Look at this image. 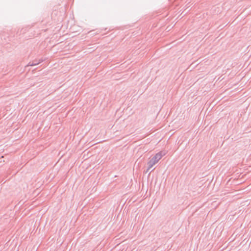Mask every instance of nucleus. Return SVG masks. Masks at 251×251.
<instances>
[{
  "label": "nucleus",
  "mask_w": 251,
  "mask_h": 251,
  "mask_svg": "<svg viewBox=\"0 0 251 251\" xmlns=\"http://www.w3.org/2000/svg\"><path fill=\"white\" fill-rule=\"evenodd\" d=\"M164 155L162 151L157 153L148 162V168L147 169L146 173L148 172L156 164Z\"/></svg>",
  "instance_id": "f257e3e1"
},
{
  "label": "nucleus",
  "mask_w": 251,
  "mask_h": 251,
  "mask_svg": "<svg viewBox=\"0 0 251 251\" xmlns=\"http://www.w3.org/2000/svg\"><path fill=\"white\" fill-rule=\"evenodd\" d=\"M43 61V59L42 58L40 59L39 60H34L32 62H29L28 64H27V66H33L37 65L40 63L42 62Z\"/></svg>",
  "instance_id": "f03ea898"
}]
</instances>
